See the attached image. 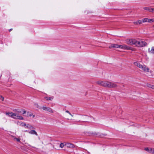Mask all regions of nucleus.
Masks as SVG:
<instances>
[{
	"mask_svg": "<svg viewBox=\"0 0 154 154\" xmlns=\"http://www.w3.org/2000/svg\"><path fill=\"white\" fill-rule=\"evenodd\" d=\"M152 88L153 89H154V85H152Z\"/></svg>",
	"mask_w": 154,
	"mask_h": 154,
	"instance_id": "27",
	"label": "nucleus"
},
{
	"mask_svg": "<svg viewBox=\"0 0 154 154\" xmlns=\"http://www.w3.org/2000/svg\"><path fill=\"white\" fill-rule=\"evenodd\" d=\"M142 22L143 23L148 22L152 23L151 19H149L148 18H145L142 20Z\"/></svg>",
	"mask_w": 154,
	"mask_h": 154,
	"instance_id": "11",
	"label": "nucleus"
},
{
	"mask_svg": "<svg viewBox=\"0 0 154 154\" xmlns=\"http://www.w3.org/2000/svg\"><path fill=\"white\" fill-rule=\"evenodd\" d=\"M25 131V132H28V131H27V130Z\"/></svg>",
	"mask_w": 154,
	"mask_h": 154,
	"instance_id": "30",
	"label": "nucleus"
},
{
	"mask_svg": "<svg viewBox=\"0 0 154 154\" xmlns=\"http://www.w3.org/2000/svg\"><path fill=\"white\" fill-rule=\"evenodd\" d=\"M152 85H151V84H147V86L149 88H152Z\"/></svg>",
	"mask_w": 154,
	"mask_h": 154,
	"instance_id": "23",
	"label": "nucleus"
},
{
	"mask_svg": "<svg viewBox=\"0 0 154 154\" xmlns=\"http://www.w3.org/2000/svg\"><path fill=\"white\" fill-rule=\"evenodd\" d=\"M140 69L142 71L145 72H150L149 69L145 65H142Z\"/></svg>",
	"mask_w": 154,
	"mask_h": 154,
	"instance_id": "5",
	"label": "nucleus"
},
{
	"mask_svg": "<svg viewBox=\"0 0 154 154\" xmlns=\"http://www.w3.org/2000/svg\"><path fill=\"white\" fill-rule=\"evenodd\" d=\"M16 112L13 113L12 112H8L6 113V115H8L9 116L15 119H19L20 120H23V117L20 115L18 113H21V111L20 110H15Z\"/></svg>",
	"mask_w": 154,
	"mask_h": 154,
	"instance_id": "1",
	"label": "nucleus"
},
{
	"mask_svg": "<svg viewBox=\"0 0 154 154\" xmlns=\"http://www.w3.org/2000/svg\"><path fill=\"white\" fill-rule=\"evenodd\" d=\"M139 44L138 45V47H142L144 46H145L146 44V42L143 40L139 41Z\"/></svg>",
	"mask_w": 154,
	"mask_h": 154,
	"instance_id": "8",
	"label": "nucleus"
},
{
	"mask_svg": "<svg viewBox=\"0 0 154 154\" xmlns=\"http://www.w3.org/2000/svg\"><path fill=\"white\" fill-rule=\"evenodd\" d=\"M36 106L37 107H38V104H36Z\"/></svg>",
	"mask_w": 154,
	"mask_h": 154,
	"instance_id": "29",
	"label": "nucleus"
},
{
	"mask_svg": "<svg viewBox=\"0 0 154 154\" xmlns=\"http://www.w3.org/2000/svg\"><path fill=\"white\" fill-rule=\"evenodd\" d=\"M144 149L146 151H148L149 153L154 154V149H152L150 148H145Z\"/></svg>",
	"mask_w": 154,
	"mask_h": 154,
	"instance_id": "10",
	"label": "nucleus"
},
{
	"mask_svg": "<svg viewBox=\"0 0 154 154\" xmlns=\"http://www.w3.org/2000/svg\"><path fill=\"white\" fill-rule=\"evenodd\" d=\"M1 97V99H2V100H4V98L3 97Z\"/></svg>",
	"mask_w": 154,
	"mask_h": 154,
	"instance_id": "28",
	"label": "nucleus"
},
{
	"mask_svg": "<svg viewBox=\"0 0 154 154\" xmlns=\"http://www.w3.org/2000/svg\"><path fill=\"white\" fill-rule=\"evenodd\" d=\"M65 145L68 147L73 148L74 147V145L71 143H67L65 144Z\"/></svg>",
	"mask_w": 154,
	"mask_h": 154,
	"instance_id": "14",
	"label": "nucleus"
},
{
	"mask_svg": "<svg viewBox=\"0 0 154 154\" xmlns=\"http://www.w3.org/2000/svg\"><path fill=\"white\" fill-rule=\"evenodd\" d=\"M117 85L116 83L114 82H109V88H116L117 87Z\"/></svg>",
	"mask_w": 154,
	"mask_h": 154,
	"instance_id": "7",
	"label": "nucleus"
},
{
	"mask_svg": "<svg viewBox=\"0 0 154 154\" xmlns=\"http://www.w3.org/2000/svg\"><path fill=\"white\" fill-rule=\"evenodd\" d=\"M26 116L29 117L32 116V118H34L35 117V115H33L32 113L28 112H27V115H26Z\"/></svg>",
	"mask_w": 154,
	"mask_h": 154,
	"instance_id": "13",
	"label": "nucleus"
},
{
	"mask_svg": "<svg viewBox=\"0 0 154 154\" xmlns=\"http://www.w3.org/2000/svg\"><path fill=\"white\" fill-rule=\"evenodd\" d=\"M109 48H120L125 50L130 49V47L127 46L126 45H118L117 44H112L109 46Z\"/></svg>",
	"mask_w": 154,
	"mask_h": 154,
	"instance_id": "2",
	"label": "nucleus"
},
{
	"mask_svg": "<svg viewBox=\"0 0 154 154\" xmlns=\"http://www.w3.org/2000/svg\"><path fill=\"white\" fill-rule=\"evenodd\" d=\"M45 98L47 100H53V98L52 97H45Z\"/></svg>",
	"mask_w": 154,
	"mask_h": 154,
	"instance_id": "18",
	"label": "nucleus"
},
{
	"mask_svg": "<svg viewBox=\"0 0 154 154\" xmlns=\"http://www.w3.org/2000/svg\"><path fill=\"white\" fill-rule=\"evenodd\" d=\"M29 133L32 134H35L36 135H37V134L36 132L34 130H32L31 131H30L29 132Z\"/></svg>",
	"mask_w": 154,
	"mask_h": 154,
	"instance_id": "16",
	"label": "nucleus"
},
{
	"mask_svg": "<svg viewBox=\"0 0 154 154\" xmlns=\"http://www.w3.org/2000/svg\"><path fill=\"white\" fill-rule=\"evenodd\" d=\"M22 113L23 114H24L26 113V111L24 109L22 110Z\"/></svg>",
	"mask_w": 154,
	"mask_h": 154,
	"instance_id": "24",
	"label": "nucleus"
},
{
	"mask_svg": "<svg viewBox=\"0 0 154 154\" xmlns=\"http://www.w3.org/2000/svg\"><path fill=\"white\" fill-rule=\"evenodd\" d=\"M14 140H16V141L18 142H20V137L17 138L15 137H14Z\"/></svg>",
	"mask_w": 154,
	"mask_h": 154,
	"instance_id": "19",
	"label": "nucleus"
},
{
	"mask_svg": "<svg viewBox=\"0 0 154 154\" xmlns=\"http://www.w3.org/2000/svg\"><path fill=\"white\" fill-rule=\"evenodd\" d=\"M42 108L43 110L48 111L51 113H53L54 112L52 109L49 107L43 106Z\"/></svg>",
	"mask_w": 154,
	"mask_h": 154,
	"instance_id": "6",
	"label": "nucleus"
},
{
	"mask_svg": "<svg viewBox=\"0 0 154 154\" xmlns=\"http://www.w3.org/2000/svg\"><path fill=\"white\" fill-rule=\"evenodd\" d=\"M133 41V39H130L127 42L128 44L132 45V41Z\"/></svg>",
	"mask_w": 154,
	"mask_h": 154,
	"instance_id": "20",
	"label": "nucleus"
},
{
	"mask_svg": "<svg viewBox=\"0 0 154 154\" xmlns=\"http://www.w3.org/2000/svg\"><path fill=\"white\" fill-rule=\"evenodd\" d=\"M149 10L150 12H154V8H151L149 9Z\"/></svg>",
	"mask_w": 154,
	"mask_h": 154,
	"instance_id": "21",
	"label": "nucleus"
},
{
	"mask_svg": "<svg viewBox=\"0 0 154 154\" xmlns=\"http://www.w3.org/2000/svg\"><path fill=\"white\" fill-rule=\"evenodd\" d=\"M134 64L135 66H137L139 68L142 65L137 61L134 62Z\"/></svg>",
	"mask_w": 154,
	"mask_h": 154,
	"instance_id": "12",
	"label": "nucleus"
},
{
	"mask_svg": "<svg viewBox=\"0 0 154 154\" xmlns=\"http://www.w3.org/2000/svg\"><path fill=\"white\" fill-rule=\"evenodd\" d=\"M142 20H138L136 22H134V23L135 24H141L142 23Z\"/></svg>",
	"mask_w": 154,
	"mask_h": 154,
	"instance_id": "17",
	"label": "nucleus"
},
{
	"mask_svg": "<svg viewBox=\"0 0 154 154\" xmlns=\"http://www.w3.org/2000/svg\"><path fill=\"white\" fill-rule=\"evenodd\" d=\"M65 145H64L63 143H61L60 145V147L61 148H63Z\"/></svg>",
	"mask_w": 154,
	"mask_h": 154,
	"instance_id": "22",
	"label": "nucleus"
},
{
	"mask_svg": "<svg viewBox=\"0 0 154 154\" xmlns=\"http://www.w3.org/2000/svg\"><path fill=\"white\" fill-rule=\"evenodd\" d=\"M148 51L150 53L154 54V47H152L151 48H149Z\"/></svg>",
	"mask_w": 154,
	"mask_h": 154,
	"instance_id": "15",
	"label": "nucleus"
},
{
	"mask_svg": "<svg viewBox=\"0 0 154 154\" xmlns=\"http://www.w3.org/2000/svg\"><path fill=\"white\" fill-rule=\"evenodd\" d=\"M20 126L24 127L25 128L29 129H32L34 128L33 126L28 124H26L24 122H21L20 124Z\"/></svg>",
	"mask_w": 154,
	"mask_h": 154,
	"instance_id": "4",
	"label": "nucleus"
},
{
	"mask_svg": "<svg viewBox=\"0 0 154 154\" xmlns=\"http://www.w3.org/2000/svg\"><path fill=\"white\" fill-rule=\"evenodd\" d=\"M151 22H154V17L152 19H151Z\"/></svg>",
	"mask_w": 154,
	"mask_h": 154,
	"instance_id": "26",
	"label": "nucleus"
},
{
	"mask_svg": "<svg viewBox=\"0 0 154 154\" xmlns=\"http://www.w3.org/2000/svg\"><path fill=\"white\" fill-rule=\"evenodd\" d=\"M66 112L68 113L70 115H71L72 116H73L68 111H66Z\"/></svg>",
	"mask_w": 154,
	"mask_h": 154,
	"instance_id": "25",
	"label": "nucleus"
},
{
	"mask_svg": "<svg viewBox=\"0 0 154 154\" xmlns=\"http://www.w3.org/2000/svg\"><path fill=\"white\" fill-rule=\"evenodd\" d=\"M139 42V41L135 39H133V41H132V45H134L138 47Z\"/></svg>",
	"mask_w": 154,
	"mask_h": 154,
	"instance_id": "9",
	"label": "nucleus"
},
{
	"mask_svg": "<svg viewBox=\"0 0 154 154\" xmlns=\"http://www.w3.org/2000/svg\"><path fill=\"white\" fill-rule=\"evenodd\" d=\"M96 83L100 86L106 87H109V82L107 81H98Z\"/></svg>",
	"mask_w": 154,
	"mask_h": 154,
	"instance_id": "3",
	"label": "nucleus"
}]
</instances>
